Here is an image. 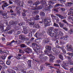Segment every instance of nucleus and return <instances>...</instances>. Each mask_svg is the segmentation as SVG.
<instances>
[{"label": "nucleus", "mask_w": 73, "mask_h": 73, "mask_svg": "<svg viewBox=\"0 0 73 73\" xmlns=\"http://www.w3.org/2000/svg\"><path fill=\"white\" fill-rule=\"evenodd\" d=\"M48 42H49L46 39H45L43 40V44H47Z\"/></svg>", "instance_id": "31"}, {"label": "nucleus", "mask_w": 73, "mask_h": 73, "mask_svg": "<svg viewBox=\"0 0 73 73\" xmlns=\"http://www.w3.org/2000/svg\"><path fill=\"white\" fill-rule=\"evenodd\" d=\"M0 29H1V31L3 32V31L4 30V27L1 26H0Z\"/></svg>", "instance_id": "50"}, {"label": "nucleus", "mask_w": 73, "mask_h": 73, "mask_svg": "<svg viewBox=\"0 0 73 73\" xmlns=\"http://www.w3.org/2000/svg\"><path fill=\"white\" fill-rule=\"evenodd\" d=\"M45 33V31H42V33H40V36H42V35H44Z\"/></svg>", "instance_id": "52"}, {"label": "nucleus", "mask_w": 73, "mask_h": 73, "mask_svg": "<svg viewBox=\"0 0 73 73\" xmlns=\"http://www.w3.org/2000/svg\"><path fill=\"white\" fill-rule=\"evenodd\" d=\"M46 50H44V52L46 54H49L50 53L52 50V48L50 46L47 45L45 46Z\"/></svg>", "instance_id": "6"}, {"label": "nucleus", "mask_w": 73, "mask_h": 73, "mask_svg": "<svg viewBox=\"0 0 73 73\" xmlns=\"http://www.w3.org/2000/svg\"><path fill=\"white\" fill-rule=\"evenodd\" d=\"M54 26L55 27H59V26L58 25V24H56V23H54Z\"/></svg>", "instance_id": "51"}, {"label": "nucleus", "mask_w": 73, "mask_h": 73, "mask_svg": "<svg viewBox=\"0 0 73 73\" xmlns=\"http://www.w3.org/2000/svg\"><path fill=\"white\" fill-rule=\"evenodd\" d=\"M7 54L3 55L1 56V58L2 59V60H4L5 59V58L7 57Z\"/></svg>", "instance_id": "26"}, {"label": "nucleus", "mask_w": 73, "mask_h": 73, "mask_svg": "<svg viewBox=\"0 0 73 73\" xmlns=\"http://www.w3.org/2000/svg\"><path fill=\"white\" fill-rule=\"evenodd\" d=\"M3 66L5 68H8V66L6 65V64H5V63L3 64Z\"/></svg>", "instance_id": "53"}, {"label": "nucleus", "mask_w": 73, "mask_h": 73, "mask_svg": "<svg viewBox=\"0 0 73 73\" xmlns=\"http://www.w3.org/2000/svg\"><path fill=\"white\" fill-rule=\"evenodd\" d=\"M56 16H58V17H59L60 19H62V20L64 19V17L61 15H60L57 14H56Z\"/></svg>", "instance_id": "25"}, {"label": "nucleus", "mask_w": 73, "mask_h": 73, "mask_svg": "<svg viewBox=\"0 0 73 73\" xmlns=\"http://www.w3.org/2000/svg\"><path fill=\"white\" fill-rule=\"evenodd\" d=\"M59 25L61 28H62V27H64V24H61V23H59Z\"/></svg>", "instance_id": "47"}, {"label": "nucleus", "mask_w": 73, "mask_h": 73, "mask_svg": "<svg viewBox=\"0 0 73 73\" xmlns=\"http://www.w3.org/2000/svg\"><path fill=\"white\" fill-rule=\"evenodd\" d=\"M68 33H70V35H72L73 33V29H71L69 31Z\"/></svg>", "instance_id": "40"}, {"label": "nucleus", "mask_w": 73, "mask_h": 73, "mask_svg": "<svg viewBox=\"0 0 73 73\" xmlns=\"http://www.w3.org/2000/svg\"><path fill=\"white\" fill-rule=\"evenodd\" d=\"M28 36L29 37V38H31V37H32V34L31 33H29L28 35Z\"/></svg>", "instance_id": "45"}, {"label": "nucleus", "mask_w": 73, "mask_h": 73, "mask_svg": "<svg viewBox=\"0 0 73 73\" xmlns=\"http://www.w3.org/2000/svg\"><path fill=\"white\" fill-rule=\"evenodd\" d=\"M15 42L16 44H20L21 43V41L19 40H17L15 41Z\"/></svg>", "instance_id": "37"}, {"label": "nucleus", "mask_w": 73, "mask_h": 73, "mask_svg": "<svg viewBox=\"0 0 73 73\" xmlns=\"http://www.w3.org/2000/svg\"><path fill=\"white\" fill-rule=\"evenodd\" d=\"M13 32V31H12V30H11L8 32V33H9V34H12Z\"/></svg>", "instance_id": "63"}, {"label": "nucleus", "mask_w": 73, "mask_h": 73, "mask_svg": "<svg viewBox=\"0 0 73 73\" xmlns=\"http://www.w3.org/2000/svg\"><path fill=\"white\" fill-rule=\"evenodd\" d=\"M20 46L21 48H26V47H27V46L26 45H25V44H22L20 45Z\"/></svg>", "instance_id": "30"}, {"label": "nucleus", "mask_w": 73, "mask_h": 73, "mask_svg": "<svg viewBox=\"0 0 73 73\" xmlns=\"http://www.w3.org/2000/svg\"><path fill=\"white\" fill-rule=\"evenodd\" d=\"M72 14H73V11H72L69 12L68 13V15H72Z\"/></svg>", "instance_id": "59"}, {"label": "nucleus", "mask_w": 73, "mask_h": 73, "mask_svg": "<svg viewBox=\"0 0 73 73\" xmlns=\"http://www.w3.org/2000/svg\"><path fill=\"white\" fill-rule=\"evenodd\" d=\"M0 14L2 15V16H5L7 15V13L4 12L3 11H0Z\"/></svg>", "instance_id": "14"}, {"label": "nucleus", "mask_w": 73, "mask_h": 73, "mask_svg": "<svg viewBox=\"0 0 73 73\" xmlns=\"http://www.w3.org/2000/svg\"><path fill=\"white\" fill-rule=\"evenodd\" d=\"M31 30L32 31V32H33V33L36 32V31L35 29H31Z\"/></svg>", "instance_id": "60"}, {"label": "nucleus", "mask_w": 73, "mask_h": 73, "mask_svg": "<svg viewBox=\"0 0 73 73\" xmlns=\"http://www.w3.org/2000/svg\"><path fill=\"white\" fill-rule=\"evenodd\" d=\"M67 50L68 51H71L73 53V48L72 47V46L70 45L67 48Z\"/></svg>", "instance_id": "13"}, {"label": "nucleus", "mask_w": 73, "mask_h": 73, "mask_svg": "<svg viewBox=\"0 0 73 73\" xmlns=\"http://www.w3.org/2000/svg\"><path fill=\"white\" fill-rule=\"evenodd\" d=\"M37 8L38 9H41L42 8L41 6H39Z\"/></svg>", "instance_id": "57"}, {"label": "nucleus", "mask_w": 73, "mask_h": 73, "mask_svg": "<svg viewBox=\"0 0 73 73\" xmlns=\"http://www.w3.org/2000/svg\"><path fill=\"white\" fill-rule=\"evenodd\" d=\"M40 36V33H38V32H36L35 35V36L36 38H38V36Z\"/></svg>", "instance_id": "22"}, {"label": "nucleus", "mask_w": 73, "mask_h": 73, "mask_svg": "<svg viewBox=\"0 0 73 73\" xmlns=\"http://www.w3.org/2000/svg\"><path fill=\"white\" fill-rule=\"evenodd\" d=\"M71 4H73V3L71 2H68L66 4V5H67L66 6L68 7V6H70V5H71Z\"/></svg>", "instance_id": "42"}, {"label": "nucleus", "mask_w": 73, "mask_h": 73, "mask_svg": "<svg viewBox=\"0 0 73 73\" xmlns=\"http://www.w3.org/2000/svg\"><path fill=\"white\" fill-rule=\"evenodd\" d=\"M29 4H31L30 5L31 7H33L34 8H36L37 7V5L40 4V3L42 4L43 7H45L46 6V2L44 0L41 1L40 2L39 1H38L34 3V4L32 3L33 2L31 1H28Z\"/></svg>", "instance_id": "1"}, {"label": "nucleus", "mask_w": 73, "mask_h": 73, "mask_svg": "<svg viewBox=\"0 0 73 73\" xmlns=\"http://www.w3.org/2000/svg\"><path fill=\"white\" fill-rule=\"evenodd\" d=\"M40 16L38 15H36L35 16V18L34 17L31 18L29 20H28L27 23L29 24V25H33L35 24V20H40Z\"/></svg>", "instance_id": "2"}, {"label": "nucleus", "mask_w": 73, "mask_h": 73, "mask_svg": "<svg viewBox=\"0 0 73 73\" xmlns=\"http://www.w3.org/2000/svg\"><path fill=\"white\" fill-rule=\"evenodd\" d=\"M18 6H20V7H23V3H21V2H19L18 3Z\"/></svg>", "instance_id": "41"}, {"label": "nucleus", "mask_w": 73, "mask_h": 73, "mask_svg": "<svg viewBox=\"0 0 73 73\" xmlns=\"http://www.w3.org/2000/svg\"><path fill=\"white\" fill-rule=\"evenodd\" d=\"M41 53L42 54H40V53H39V54L38 55H39V58L40 59H43V58H44V56H45V54L43 53V52H42Z\"/></svg>", "instance_id": "11"}, {"label": "nucleus", "mask_w": 73, "mask_h": 73, "mask_svg": "<svg viewBox=\"0 0 73 73\" xmlns=\"http://www.w3.org/2000/svg\"><path fill=\"white\" fill-rule=\"evenodd\" d=\"M18 25L19 26H23V25H24V23H18Z\"/></svg>", "instance_id": "48"}, {"label": "nucleus", "mask_w": 73, "mask_h": 73, "mask_svg": "<svg viewBox=\"0 0 73 73\" xmlns=\"http://www.w3.org/2000/svg\"><path fill=\"white\" fill-rule=\"evenodd\" d=\"M44 68H45V67L42 65H41L40 66V69H39L38 71H39L40 72V71H42V70H44Z\"/></svg>", "instance_id": "24"}, {"label": "nucleus", "mask_w": 73, "mask_h": 73, "mask_svg": "<svg viewBox=\"0 0 73 73\" xmlns=\"http://www.w3.org/2000/svg\"><path fill=\"white\" fill-rule=\"evenodd\" d=\"M62 52L64 54H66V50H65V49L62 51Z\"/></svg>", "instance_id": "58"}, {"label": "nucleus", "mask_w": 73, "mask_h": 73, "mask_svg": "<svg viewBox=\"0 0 73 73\" xmlns=\"http://www.w3.org/2000/svg\"><path fill=\"white\" fill-rule=\"evenodd\" d=\"M68 66V63H65L64 65H62L61 66L64 68H66V66Z\"/></svg>", "instance_id": "34"}, {"label": "nucleus", "mask_w": 73, "mask_h": 73, "mask_svg": "<svg viewBox=\"0 0 73 73\" xmlns=\"http://www.w3.org/2000/svg\"><path fill=\"white\" fill-rule=\"evenodd\" d=\"M62 22L64 23L65 24H67V25H69V23H68L67 21H66V20L64 19L62 20Z\"/></svg>", "instance_id": "32"}, {"label": "nucleus", "mask_w": 73, "mask_h": 73, "mask_svg": "<svg viewBox=\"0 0 73 73\" xmlns=\"http://www.w3.org/2000/svg\"><path fill=\"white\" fill-rule=\"evenodd\" d=\"M60 7V4L58 3L56 4L55 5L54 7V9H55V8H57V7Z\"/></svg>", "instance_id": "39"}, {"label": "nucleus", "mask_w": 73, "mask_h": 73, "mask_svg": "<svg viewBox=\"0 0 73 73\" xmlns=\"http://www.w3.org/2000/svg\"><path fill=\"white\" fill-rule=\"evenodd\" d=\"M49 56H50V58L53 59V60H54V59L55 58H54V56H53V55H51L50 54V55H49Z\"/></svg>", "instance_id": "43"}, {"label": "nucleus", "mask_w": 73, "mask_h": 73, "mask_svg": "<svg viewBox=\"0 0 73 73\" xmlns=\"http://www.w3.org/2000/svg\"><path fill=\"white\" fill-rule=\"evenodd\" d=\"M61 62V60H58L56 62V64H60Z\"/></svg>", "instance_id": "61"}, {"label": "nucleus", "mask_w": 73, "mask_h": 73, "mask_svg": "<svg viewBox=\"0 0 73 73\" xmlns=\"http://www.w3.org/2000/svg\"><path fill=\"white\" fill-rule=\"evenodd\" d=\"M59 58H60L61 60H64V58H63V56L61 54H60L59 55Z\"/></svg>", "instance_id": "33"}, {"label": "nucleus", "mask_w": 73, "mask_h": 73, "mask_svg": "<svg viewBox=\"0 0 73 73\" xmlns=\"http://www.w3.org/2000/svg\"><path fill=\"white\" fill-rule=\"evenodd\" d=\"M53 8L52 6H49L48 7V8L45 7L43 11L44 12H48V11H50V9H52Z\"/></svg>", "instance_id": "10"}, {"label": "nucleus", "mask_w": 73, "mask_h": 73, "mask_svg": "<svg viewBox=\"0 0 73 73\" xmlns=\"http://www.w3.org/2000/svg\"><path fill=\"white\" fill-rule=\"evenodd\" d=\"M24 40H25V41H29V38L27 37H25V38Z\"/></svg>", "instance_id": "54"}, {"label": "nucleus", "mask_w": 73, "mask_h": 73, "mask_svg": "<svg viewBox=\"0 0 73 73\" xmlns=\"http://www.w3.org/2000/svg\"><path fill=\"white\" fill-rule=\"evenodd\" d=\"M68 38V35L65 36H64L62 37V39L63 40H65V41H67Z\"/></svg>", "instance_id": "19"}, {"label": "nucleus", "mask_w": 73, "mask_h": 73, "mask_svg": "<svg viewBox=\"0 0 73 73\" xmlns=\"http://www.w3.org/2000/svg\"><path fill=\"white\" fill-rule=\"evenodd\" d=\"M59 42L60 45H64V41H63L60 40Z\"/></svg>", "instance_id": "46"}, {"label": "nucleus", "mask_w": 73, "mask_h": 73, "mask_svg": "<svg viewBox=\"0 0 73 73\" xmlns=\"http://www.w3.org/2000/svg\"><path fill=\"white\" fill-rule=\"evenodd\" d=\"M61 10V8L59 7L58 8H56V9H54V11L56 12H58V11H60Z\"/></svg>", "instance_id": "27"}, {"label": "nucleus", "mask_w": 73, "mask_h": 73, "mask_svg": "<svg viewBox=\"0 0 73 73\" xmlns=\"http://www.w3.org/2000/svg\"><path fill=\"white\" fill-rule=\"evenodd\" d=\"M53 32L56 34V35H55L54 36L55 38H57V36L60 35V36L63 35V33L61 31H59L58 29H55L53 31Z\"/></svg>", "instance_id": "5"}, {"label": "nucleus", "mask_w": 73, "mask_h": 73, "mask_svg": "<svg viewBox=\"0 0 73 73\" xmlns=\"http://www.w3.org/2000/svg\"><path fill=\"white\" fill-rule=\"evenodd\" d=\"M41 38H39L38 39V43L41 42Z\"/></svg>", "instance_id": "62"}, {"label": "nucleus", "mask_w": 73, "mask_h": 73, "mask_svg": "<svg viewBox=\"0 0 73 73\" xmlns=\"http://www.w3.org/2000/svg\"><path fill=\"white\" fill-rule=\"evenodd\" d=\"M27 64L28 65L29 68H31V60H29L27 61Z\"/></svg>", "instance_id": "21"}, {"label": "nucleus", "mask_w": 73, "mask_h": 73, "mask_svg": "<svg viewBox=\"0 0 73 73\" xmlns=\"http://www.w3.org/2000/svg\"><path fill=\"white\" fill-rule=\"evenodd\" d=\"M34 48H36V46H37V44L35 43H33L32 44Z\"/></svg>", "instance_id": "49"}, {"label": "nucleus", "mask_w": 73, "mask_h": 73, "mask_svg": "<svg viewBox=\"0 0 73 73\" xmlns=\"http://www.w3.org/2000/svg\"><path fill=\"white\" fill-rule=\"evenodd\" d=\"M40 16H45V13L43 12H41L40 13Z\"/></svg>", "instance_id": "35"}, {"label": "nucleus", "mask_w": 73, "mask_h": 73, "mask_svg": "<svg viewBox=\"0 0 73 73\" xmlns=\"http://www.w3.org/2000/svg\"><path fill=\"white\" fill-rule=\"evenodd\" d=\"M14 42H16V41H15V40H13L12 41H11L9 43H7V46H8V45H9V46H12V44L13 43H14Z\"/></svg>", "instance_id": "18"}, {"label": "nucleus", "mask_w": 73, "mask_h": 73, "mask_svg": "<svg viewBox=\"0 0 73 73\" xmlns=\"http://www.w3.org/2000/svg\"><path fill=\"white\" fill-rule=\"evenodd\" d=\"M53 29H54V28L53 27H49L48 29V32H53Z\"/></svg>", "instance_id": "16"}, {"label": "nucleus", "mask_w": 73, "mask_h": 73, "mask_svg": "<svg viewBox=\"0 0 73 73\" xmlns=\"http://www.w3.org/2000/svg\"><path fill=\"white\" fill-rule=\"evenodd\" d=\"M66 58L68 60V64L70 65H73V62H72V58L70 56H67L66 57Z\"/></svg>", "instance_id": "9"}, {"label": "nucleus", "mask_w": 73, "mask_h": 73, "mask_svg": "<svg viewBox=\"0 0 73 73\" xmlns=\"http://www.w3.org/2000/svg\"><path fill=\"white\" fill-rule=\"evenodd\" d=\"M35 72L33 70H30L29 71V73H34Z\"/></svg>", "instance_id": "64"}, {"label": "nucleus", "mask_w": 73, "mask_h": 73, "mask_svg": "<svg viewBox=\"0 0 73 73\" xmlns=\"http://www.w3.org/2000/svg\"><path fill=\"white\" fill-rule=\"evenodd\" d=\"M52 50L54 53L53 54L55 56H57L60 53V50L57 49L55 48H53L52 49Z\"/></svg>", "instance_id": "7"}, {"label": "nucleus", "mask_w": 73, "mask_h": 73, "mask_svg": "<svg viewBox=\"0 0 73 73\" xmlns=\"http://www.w3.org/2000/svg\"><path fill=\"white\" fill-rule=\"evenodd\" d=\"M9 5L8 4H7V3L6 2L3 4L2 6V7L3 10H4V8H6L7 7H8Z\"/></svg>", "instance_id": "12"}, {"label": "nucleus", "mask_w": 73, "mask_h": 73, "mask_svg": "<svg viewBox=\"0 0 73 73\" xmlns=\"http://www.w3.org/2000/svg\"><path fill=\"white\" fill-rule=\"evenodd\" d=\"M48 35H50V36H51V37H53V36H54V33H51V32H48Z\"/></svg>", "instance_id": "29"}, {"label": "nucleus", "mask_w": 73, "mask_h": 73, "mask_svg": "<svg viewBox=\"0 0 73 73\" xmlns=\"http://www.w3.org/2000/svg\"><path fill=\"white\" fill-rule=\"evenodd\" d=\"M33 27L35 28H40V25L38 24H36L34 25Z\"/></svg>", "instance_id": "28"}, {"label": "nucleus", "mask_w": 73, "mask_h": 73, "mask_svg": "<svg viewBox=\"0 0 73 73\" xmlns=\"http://www.w3.org/2000/svg\"><path fill=\"white\" fill-rule=\"evenodd\" d=\"M11 62L10 60H7L6 62V64L7 65H10Z\"/></svg>", "instance_id": "36"}, {"label": "nucleus", "mask_w": 73, "mask_h": 73, "mask_svg": "<svg viewBox=\"0 0 73 73\" xmlns=\"http://www.w3.org/2000/svg\"><path fill=\"white\" fill-rule=\"evenodd\" d=\"M20 9H21V8L19 6L16 7V9H15V10L16 11H20Z\"/></svg>", "instance_id": "38"}, {"label": "nucleus", "mask_w": 73, "mask_h": 73, "mask_svg": "<svg viewBox=\"0 0 73 73\" xmlns=\"http://www.w3.org/2000/svg\"><path fill=\"white\" fill-rule=\"evenodd\" d=\"M25 35H19V39L21 40H24L25 39Z\"/></svg>", "instance_id": "15"}, {"label": "nucleus", "mask_w": 73, "mask_h": 73, "mask_svg": "<svg viewBox=\"0 0 73 73\" xmlns=\"http://www.w3.org/2000/svg\"><path fill=\"white\" fill-rule=\"evenodd\" d=\"M19 52H20V53H24V51L21 49L19 50Z\"/></svg>", "instance_id": "55"}, {"label": "nucleus", "mask_w": 73, "mask_h": 73, "mask_svg": "<svg viewBox=\"0 0 73 73\" xmlns=\"http://www.w3.org/2000/svg\"><path fill=\"white\" fill-rule=\"evenodd\" d=\"M41 48V45H36V48H33V50L36 52L35 54L37 55V56L39 55V53H42V50H40Z\"/></svg>", "instance_id": "4"}, {"label": "nucleus", "mask_w": 73, "mask_h": 73, "mask_svg": "<svg viewBox=\"0 0 73 73\" xmlns=\"http://www.w3.org/2000/svg\"><path fill=\"white\" fill-rule=\"evenodd\" d=\"M67 54H68L69 56H70L71 57H73V53L68 52L67 53Z\"/></svg>", "instance_id": "44"}, {"label": "nucleus", "mask_w": 73, "mask_h": 73, "mask_svg": "<svg viewBox=\"0 0 73 73\" xmlns=\"http://www.w3.org/2000/svg\"><path fill=\"white\" fill-rule=\"evenodd\" d=\"M32 50L31 48H30L28 47L26 49V52L27 53H30V52H31Z\"/></svg>", "instance_id": "23"}, {"label": "nucleus", "mask_w": 73, "mask_h": 73, "mask_svg": "<svg viewBox=\"0 0 73 73\" xmlns=\"http://www.w3.org/2000/svg\"><path fill=\"white\" fill-rule=\"evenodd\" d=\"M44 21V26L45 27H46L48 26H49V24L50 20V19H45L43 20Z\"/></svg>", "instance_id": "8"}, {"label": "nucleus", "mask_w": 73, "mask_h": 73, "mask_svg": "<svg viewBox=\"0 0 73 73\" xmlns=\"http://www.w3.org/2000/svg\"><path fill=\"white\" fill-rule=\"evenodd\" d=\"M19 23V21H11L9 22L10 25H8V22H7V21H6V25H7V30L9 31L10 29H11V25H15V24H16L17 23Z\"/></svg>", "instance_id": "3"}, {"label": "nucleus", "mask_w": 73, "mask_h": 73, "mask_svg": "<svg viewBox=\"0 0 73 73\" xmlns=\"http://www.w3.org/2000/svg\"><path fill=\"white\" fill-rule=\"evenodd\" d=\"M23 12H24V13H22V15L23 16V17H25V16H26V14H25V13L28 12V10H25V9H24L23 10Z\"/></svg>", "instance_id": "20"}, {"label": "nucleus", "mask_w": 73, "mask_h": 73, "mask_svg": "<svg viewBox=\"0 0 73 73\" xmlns=\"http://www.w3.org/2000/svg\"><path fill=\"white\" fill-rule=\"evenodd\" d=\"M23 33H25V34H27L28 33V32L26 30H25L24 31H23Z\"/></svg>", "instance_id": "56"}, {"label": "nucleus", "mask_w": 73, "mask_h": 73, "mask_svg": "<svg viewBox=\"0 0 73 73\" xmlns=\"http://www.w3.org/2000/svg\"><path fill=\"white\" fill-rule=\"evenodd\" d=\"M38 12H39V11H32V15L35 16V15H37V14H38Z\"/></svg>", "instance_id": "17"}]
</instances>
